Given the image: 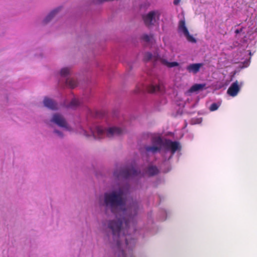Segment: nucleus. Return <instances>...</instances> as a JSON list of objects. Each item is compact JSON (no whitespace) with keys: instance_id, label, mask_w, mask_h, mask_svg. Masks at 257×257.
I'll list each match as a JSON object with an SVG mask.
<instances>
[{"instance_id":"nucleus-16","label":"nucleus","mask_w":257,"mask_h":257,"mask_svg":"<svg viewBox=\"0 0 257 257\" xmlns=\"http://www.w3.org/2000/svg\"><path fill=\"white\" fill-rule=\"evenodd\" d=\"M205 84H195L192 86L189 90V92L192 93L203 89L205 87Z\"/></svg>"},{"instance_id":"nucleus-1","label":"nucleus","mask_w":257,"mask_h":257,"mask_svg":"<svg viewBox=\"0 0 257 257\" xmlns=\"http://www.w3.org/2000/svg\"><path fill=\"white\" fill-rule=\"evenodd\" d=\"M127 196V192L122 189L118 192L113 190V215L116 218L113 220V241L116 240L122 257H135L132 248L135 245V240L131 239L129 241L126 237L130 223L126 215Z\"/></svg>"},{"instance_id":"nucleus-23","label":"nucleus","mask_w":257,"mask_h":257,"mask_svg":"<svg viewBox=\"0 0 257 257\" xmlns=\"http://www.w3.org/2000/svg\"><path fill=\"white\" fill-rule=\"evenodd\" d=\"M219 106V105L218 104L216 103H213L210 106L209 110L211 111L216 110L218 108Z\"/></svg>"},{"instance_id":"nucleus-22","label":"nucleus","mask_w":257,"mask_h":257,"mask_svg":"<svg viewBox=\"0 0 257 257\" xmlns=\"http://www.w3.org/2000/svg\"><path fill=\"white\" fill-rule=\"evenodd\" d=\"M113 135H121L123 134L124 132V130L117 127L113 126Z\"/></svg>"},{"instance_id":"nucleus-28","label":"nucleus","mask_w":257,"mask_h":257,"mask_svg":"<svg viewBox=\"0 0 257 257\" xmlns=\"http://www.w3.org/2000/svg\"><path fill=\"white\" fill-rule=\"evenodd\" d=\"M55 133L56 134H57L58 136H61L62 135V133H60V132H58V131H55Z\"/></svg>"},{"instance_id":"nucleus-9","label":"nucleus","mask_w":257,"mask_h":257,"mask_svg":"<svg viewBox=\"0 0 257 257\" xmlns=\"http://www.w3.org/2000/svg\"><path fill=\"white\" fill-rule=\"evenodd\" d=\"M102 230L104 234L106 236H109L112 233V220L111 217L104 220L102 223Z\"/></svg>"},{"instance_id":"nucleus-18","label":"nucleus","mask_w":257,"mask_h":257,"mask_svg":"<svg viewBox=\"0 0 257 257\" xmlns=\"http://www.w3.org/2000/svg\"><path fill=\"white\" fill-rule=\"evenodd\" d=\"M161 148L160 146H147L145 149L147 152H151L153 153H155L157 152H159Z\"/></svg>"},{"instance_id":"nucleus-24","label":"nucleus","mask_w":257,"mask_h":257,"mask_svg":"<svg viewBox=\"0 0 257 257\" xmlns=\"http://www.w3.org/2000/svg\"><path fill=\"white\" fill-rule=\"evenodd\" d=\"M152 37V36H149V35H147V34H144V35H143L142 36V39H143L144 41H145V42H150V40H151V38Z\"/></svg>"},{"instance_id":"nucleus-13","label":"nucleus","mask_w":257,"mask_h":257,"mask_svg":"<svg viewBox=\"0 0 257 257\" xmlns=\"http://www.w3.org/2000/svg\"><path fill=\"white\" fill-rule=\"evenodd\" d=\"M203 66V63H193L188 65L186 67V70L189 73L196 74L199 71L201 67Z\"/></svg>"},{"instance_id":"nucleus-14","label":"nucleus","mask_w":257,"mask_h":257,"mask_svg":"<svg viewBox=\"0 0 257 257\" xmlns=\"http://www.w3.org/2000/svg\"><path fill=\"white\" fill-rule=\"evenodd\" d=\"M165 146L171 149L173 154L176 152L179 149V143L177 142H172L167 140L165 142Z\"/></svg>"},{"instance_id":"nucleus-27","label":"nucleus","mask_w":257,"mask_h":257,"mask_svg":"<svg viewBox=\"0 0 257 257\" xmlns=\"http://www.w3.org/2000/svg\"><path fill=\"white\" fill-rule=\"evenodd\" d=\"M242 31V29H236L235 31V33L236 34H238L239 33H240L241 31Z\"/></svg>"},{"instance_id":"nucleus-8","label":"nucleus","mask_w":257,"mask_h":257,"mask_svg":"<svg viewBox=\"0 0 257 257\" xmlns=\"http://www.w3.org/2000/svg\"><path fill=\"white\" fill-rule=\"evenodd\" d=\"M178 30L180 32H182L184 34L188 41L193 43L196 42V39L189 34V32L186 26L185 21L184 20H181L179 21Z\"/></svg>"},{"instance_id":"nucleus-3","label":"nucleus","mask_w":257,"mask_h":257,"mask_svg":"<svg viewBox=\"0 0 257 257\" xmlns=\"http://www.w3.org/2000/svg\"><path fill=\"white\" fill-rule=\"evenodd\" d=\"M105 217L111 216L112 213V190L110 188L103 192L98 201Z\"/></svg>"},{"instance_id":"nucleus-15","label":"nucleus","mask_w":257,"mask_h":257,"mask_svg":"<svg viewBox=\"0 0 257 257\" xmlns=\"http://www.w3.org/2000/svg\"><path fill=\"white\" fill-rule=\"evenodd\" d=\"M43 103L45 106L51 109L55 108L56 105L55 102L52 99L48 97H45L44 99Z\"/></svg>"},{"instance_id":"nucleus-26","label":"nucleus","mask_w":257,"mask_h":257,"mask_svg":"<svg viewBox=\"0 0 257 257\" xmlns=\"http://www.w3.org/2000/svg\"><path fill=\"white\" fill-rule=\"evenodd\" d=\"M180 1L181 0H174L173 3L175 5H178L180 3Z\"/></svg>"},{"instance_id":"nucleus-29","label":"nucleus","mask_w":257,"mask_h":257,"mask_svg":"<svg viewBox=\"0 0 257 257\" xmlns=\"http://www.w3.org/2000/svg\"><path fill=\"white\" fill-rule=\"evenodd\" d=\"M143 90V88H139L137 91H136V92L137 93H139L141 91H142Z\"/></svg>"},{"instance_id":"nucleus-20","label":"nucleus","mask_w":257,"mask_h":257,"mask_svg":"<svg viewBox=\"0 0 257 257\" xmlns=\"http://www.w3.org/2000/svg\"><path fill=\"white\" fill-rule=\"evenodd\" d=\"M152 143L157 146H160L162 147L163 145V140L162 138L160 137H154L152 139Z\"/></svg>"},{"instance_id":"nucleus-2","label":"nucleus","mask_w":257,"mask_h":257,"mask_svg":"<svg viewBox=\"0 0 257 257\" xmlns=\"http://www.w3.org/2000/svg\"><path fill=\"white\" fill-rule=\"evenodd\" d=\"M75 133L86 138L94 139L100 138L104 133L108 137H111L112 135L111 127L103 129L93 124L80 125L75 130Z\"/></svg>"},{"instance_id":"nucleus-19","label":"nucleus","mask_w":257,"mask_h":257,"mask_svg":"<svg viewBox=\"0 0 257 257\" xmlns=\"http://www.w3.org/2000/svg\"><path fill=\"white\" fill-rule=\"evenodd\" d=\"M71 68L70 67H65L61 68L59 71L60 74L62 76H65L70 74Z\"/></svg>"},{"instance_id":"nucleus-21","label":"nucleus","mask_w":257,"mask_h":257,"mask_svg":"<svg viewBox=\"0 0 257 257\" xmlns=\"http://www.w3.org/2000/svg\"><path fill=\"white\" fill-rule=\"evenodd\" d=\"M66 83L71 88H74L77 84L76 81L73 79H68L66 81Z\"/></svg>"},{"instance_id":"nucleus-5","label":"nucleus","mask_w":257,"mask_h":257,"mask_svg":"<svg viewBox=\"0 0 257 257\" xmlns=\"http://www.w3.org/2000/svg\"><path fill=\"white\" fill-rule=\"evenodd\" d=\"M51 121L62 128L64 131L69 132H73L71 126L67 122L65 118L61 114L55 113L51 118Z\"/></svg>"},{"instance_id":"nucleus-6","label":"nucleus","mask_w":257,"mask_h":257,"mask_svg":"<svg viewBox=\"0 0 257 257\" xmlns=\"http://www.w3.org/2000/svg\"><path fill=\"white\" fill-rule=\"evenodd\" d=\"M141 174L140 171L136 169V164L134 163L123 168L120 173V176L124 179L138 176Z\"/></svg>"},{"instance_id":"nucleus-17","label":"nucleus","mask_w":257,"mask_h":257,"mask_svg":"<svg viewBox=\"0 0 257 257\" xmlns=\"http://www.w3.org/2000/svg\"><path fill=\"white\" fill-rule=\"evenodd\" d=\"M147 173L149 176H153L158 174L159 170L156 166H150L148 168Z\"/></svg>"},{"instance_id":"nucleus-12","label":"nucleus","mask_w":257,"mask_h":257,"mask_svg":"<svg viewBox=\"0 0 257 257\" xmlns=\"http://www.w3.org/2000/svg\"><path fill=\"white\" fill-rule=\"evenodd\" d=\"M239 90L240 88L238 86V81H236L231 84L230 86L228 88L227 92L230 96L234 97L237 95Z\"/></svg>"},{"instance_id":"nucleus-7","label":"nucleus","mask_w":257,"mask_h":257,"mask_svg":"<svg viewBox=\"0 0 257 257\" xmlns=\"http://www.w3.org/2000/svg\"><path fill=\"white\" fill-rule=\"evenodd\" d=\"M160 16V13L158 11H152L146 15H144L143 18L145 25L149 27L154 25L156 22L155 17L159 18Z\"/></svg>"},{"instance_id":"nucleus-4","label":"nucleus","mask_w":257,"mask_h":257,"mask_svg":"<svg viewBox=\"0 0 257 257\" xmlns=\"http://www.w3.org/2000/svg\"><path fill=\"white\" fill-rule=\"evenodd\" d=\"M144 60L146 62L152 61L154 62H157L159 61L162 64L169 68H172L179 65V63L177 62H169L166 59L161 58L158 54H155L153 55L150 52H147L145 54Z\"/></svg>"},{"instance_id":"nucleus-25","label":"nucleus","mask_w":257,"mask_h":257,"mask_svg":"<svg viewBox=\"0 0 257 257\" xmlns=\"http://www.w3.org/2000/svg\"><path fill=\"white\" fill-rule=\"evenodd\" d=\"M78 104V100L76 98H74L72 100V101L71 102L70 106H76Z\"/></svg>"},{"instance_id":"nucleus-10","label":"nucleus","mask_w":257,"mask_h":257,"mask_svg":"<svg viewBox=\"0 0 257 257\" xmlns=\"http://www.w3.org/2000/svg\"><path fill=\"white\" fill-rule=\"evenodd\" d=\"M61 7H57L51 11L43 20L44 24H47L51 22L59 14L61 10Z\"/></svg>"},{"instance_id":"nucleus-11","label":"nucleus","mask_w":257,"mask_h":257,"mask_svg":"<svg viewBox=\"0 0 257 257\" xmlns=\"http://www.w3.org/2000/svg\"><path fill=\"white\" fill-rule=\"evenodd\" d=\"M164 86L162 82L158 84H151L147 86V89L149 93L162 92L164 91Z\"/></svg>"}]
</instances>
